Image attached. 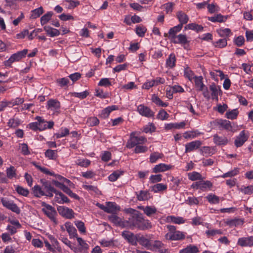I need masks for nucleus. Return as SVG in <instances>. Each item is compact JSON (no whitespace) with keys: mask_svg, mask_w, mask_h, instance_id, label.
<instances>
[{"mask_svg":"<svg viewBox=\"0 0 253 253\" xmlns=\"http://www.w3.org/2000/svg\"><path fill=\"white\" fill-rule=\"evenodd\" d=\"M167 228L169 230V232L165 235L166 240L178 241L185 238V233L180 231L176 230L174 226L168 225Z\"/></svg>","mask_w":253,"mask_h":253,"instance_id":"obj_1","label":"nucleus"},{"mask_svg":"<svg viewBox=\"0 0 253 253\" xmlns=\"http://www.w3.org/2000/svg\"><path fill=\"white\" fill-rule=\"evenodd\" d=\"M42 211L43 213L55 224H57V220L56 216L57 212L55 209L51 206L46 204L44 202L42 203Z\"/></svg>","mask_w":253,"mask_h":253,"instance_id":"obj_2","label":"nucleus"},{"mask_svg":"<svg viewBox=\"0 0 253 253\" xmlns=\"http://www.w3.org/2000/svg\"><path fill=\"white\" fill-rule=\"evenodd\" d=\"M28 52V50L27 49H24L12 54L8 60L4 61V65L10 67L13 63L19 61L24 58Z\"/></svg>","mask_w":253,"mask_h":253,"instance_id":"obj_3","label":"nucleus"},{"mask_svg":"<svg viewBox=\"0 0 253 253\" xmlns=\"http://www.w3.org/2000/svg\"><path fill=\"white\" fill-rule=\"evenodd\" d=\"M147 142V139L144 136H136L135 132H133L130 134V138L127 141L126 147L132 148L135 146L144 144Z\"/></svg>","mask_w":253,"mask_h":253,"instance_id":"obj_4","label":"nucleus"},{"mask_svg":"<svg viewBox=\"0 0 253 253\" xmlns=\"http://www.w3.org/2000/svg\"><path fill=\"white\" fill-rule=\"evenodd\" d=\"M153 239H154V235L152 234L138 235L137 242L140 245L149 250L151 249V244L153 242Z\"/></svg>","mask_w":253,"mask_h":253,"instance_id":"obj_5","label":"nucleus"},{"mask_svg":"<svg viewBox=\"0 0 253 253\" xmlns=\"http://www.w3.org/2000/svg\"><path fill=\"white\" fill-rule=\"evenodd\" d=\"M177 17L180 22V24L177 26L171 28L169 32H179L182 28L183 24L187 23L188 21V16L185 13L181 11L177 12Z\"/></svg>","mask_w":253,"mask_h":253,"instance_id":"obj_6","label":"nucleus"},{"mask_svg":"<svg viewBox=\"0 0 253 253\" xmlns=\"http://www.w3.org/2000/svg\"><path fill=\"white\" fill-rule=\"evenodd\" d=\"M1 202L2 205L7 209L18 214L20 212V209L12 201L9 200L6 198H2L1 199Z\"/></svg>","mask_w":253,"mask_h":253,"instance_id":"obj_7","label":"nucleus"},{"mask_svg":"<svg viewBox=\"0 0 253 253\" xmlns=\"http://www.w3.org/2000/svg\"><path fill=\"white\" fill-rule=\"evenodd\" d=\"M59 213L63 217L67 219H72L74 217V211L64 206H58L57 208Z\"/></svg>","mask_w":253,"mask_h":253,"instance_id":"obj_8","label":"nucleus"},{"mask_svg":"<svg viewBox=\"0 0 253 253\" xmlns=\"http://www.w3.org/2000/svg\"><path fill=\"white\" fill-rule=\"evenodd\" d=\"M46 108L53 112L58 113L60 108V103L56 99H51L47 102Z\"/></svg>","mask_w":253,"mask_h":253,"instance_id":"obj_9","label":"nucleus"},{"mask_svg":"<svg viewBox=\"0 0 253 253\" xmlns=\"http://www.w3.org/2000/svg\"><path fill=\"white\" fill-rule=\"evenodd\" d=\"M175 33H165V37H169L175 43H185L187 42L186 36L183 34H179L177 36L175 35Z\"/></svg>","mask_w":253,"mask_h":253,"instance_id":"obj_10","label":"nucleus"},{"mask_svg":"<svg viewBox=\"0 0 253 253\" xmlns=\"http://www.w3.org/2000/svg\"><path fill=\"white\" fill-rule=\"evenodd\" d=\"M122 236L132 245H136L138 241V235L134 234L127 231L122 232Z\"/></svg>","mask_w":253,"mask_h":253,"instance_id":"obj_11","label":"nucleus"},{"mask_svg":"<svg viewBox=\"0 0 253 253\" xmlns=\"http://www.w3.org/2000/svg\"><path fill=\"white\" fill-rule=\"evenodd\" d=\"M244 222V220L242 218H228L224 220V223L225 224L231 228L241 226L243 224Z\"/></svg>","mask_w":253,"mask_h":253,"instance_id":"obj_12","label":"nucleus"},{"mask_svg":"<svg viewBox=\"0 0 253 253\" xmlns=\"http://www.w3.org/2000/svg\"><path fill=\"white\" fill-rule=\"evenodd\" d=\"M137 111L141 115L148 118L153 117L154 115L149 107L142 104L137 107Z\"/></svg>","mask_w":253,"mask_h":253,"instance_id":"obj_13","label":"nucleus"},{"mask_svg":"<svg viewBox=\"0 0 253 253\" xmlns=\"http://www.w3.org/2000/svg\"><path fill=\"white\" fill-rule=\"evenodd\" d=\"M237 244L242 247L253 246V236L239 238Z\"/></svg>","mask_w":253,"mask_h":253,"instance_id":"obj_14","label":"nucleus"},{"mask_svg":"<svg viewBox=\"0 0 253 253\" xmlns=\"http://www.w3.org/2000/svg\"><path fill=\"white\" fill-rule=\"evenodd\" d=\"M248 136L246 134L245 131L244 130L242 131L235 140V146L237 147L242 146L248 140Z\"/></svg>","mask_w":253,"mask_h":253,"instance_id":"obj_15","label":"nucleus"},{"mask_svg":"<svg viewBox=\"0 0 253 253\" xmlns=\"http://www.w3.org/2000/svg\"><path fill=\"white\" fill-rule=\"evenodd\" d=\"M202 144L200 140H195L187 143L185 145V152H190L199 148Z\"/></svg>","mask_w":253,"mask_h":253,"instance_id":"obj_16","label":"nucleus"},{"mask_svg":"<svg viewBox=\"0 0 253 253\" xmlns=\"http://www.w3.org/2000/svg\"><path fill=\"white\" fill-rule=\"evenodd\" d=\"M55 194V196L54 199L56 203L60 204H63L64 203H67L69 202V199L62 193L57 191Z\"/></svg>","mask_w":253,"mask_h":253,"instance_id":"obj_17","label":"nucleus"},{"mask_svg":"<svg viewBox=\"0 0 253 253\" xmlns=\"http://www.w3.org/2000/svg\"><path fill=\"white\" fill-rule=\"evenodd\" d=\"M64 226L71 238L74 237L76 238L78 236L77 230L71 222H66Z\"/></svg>","mask_w":253,"mask_h":253,"instance_id":"obj_18","label":"nucleus"},{"mask_svg":"<svg viewBox=\"0 0 253 253\" xmlns=\"http://www.w3.org/2000/svg\"><path fill=\"white\" fill-rule=\"evenodd\" d=\"M215 123L217 126L222 128L228 130L232 129V127L231 123L229 121L220 119L216 120Z\"/></svg>","mask_w":253,"mask_h":253,"instance_id":"obj_19","label":"nucleus"},{"mask_svg":"<svg viewBox=\"0 0 253 253\" xmlns=\"http://www.w3.org/2000/svg\"><path fill=\"white\" fill-rule=\"evenodd\" d=\"M171 166L165 164H160L156 165L153 169V172L155 173L164 172L171 169Z\"/></svg>","mask_w":253,"mask_h":253,"instance_id":"obj_20","label":"nucleus"},{"mask_svg":"<svg viewBox=\"0 0 253 253\" xmlns=\"http://www.w3.org/2000/svg\"><path fill=\"white\" fill-rule=\"evenodd\" d=\"M210 89L211 91L212 99L218 101V95L220 92V87L213 84L210 85Z\"/></svg>","mask_w":253,"mask_h":253,"instance_id":"obj_21","label":"nucleus"},{"mask_svg":"<svg viewBox=\"0 0 253 253\" xmlns=\"http://www.w3.org/2000/svg\"><path fill=\"white\" fill-rule=\"evenodd\" d=\"M213 142L217 145H225L228 143V139L225 136H220L218 135L213 136Z\"/></svg>","mask_w":253,"mask_h":253,"instance_id":"obj_22","label":"nucleus"},{"mask_svg":"<svg viewBox=\"0 0 253 253\" xmlns=\"http://www.w3.org/2000/svg\"><path fill=\"white\" fill-rule=\"evenodd\" d=\"M106 212L114 213L120 211V208L115 203L108 202L106 203Z\"/></svg>","mask_w":253,"mask_h":253,"instance_id":"obj_23","label":"nucleus"},{"mask_svg":"<svg viewBox=\"0 0 253 253\" xmlns=\"http://www.w3.org/2000/svg\"><path fill=\"white\" fill-rule=\"evenodd\" d=\"M166 220L168 222H172L178 224L184 223L185 221L182 217L174 216L173 215L168 216Z\"/></svg>","mask_w":253,"mask_h":253,"instance_id":"obj_24","label":"nucleus"},{"mask_svg":"<svg viewBox=\"0 0 253 253\" xmlns=\"http://www.w3.org/2000/svg\"><path fill=\"white\" fill-rule=\"evenodd\" d=\"M199 252V249L196 246L190 245L181 250L179 253H198Z\"/></svg>","mask_w":253,"mask_h":253,"instance_id":"obj_25","label":"nucleus"},{"mask_svg":"<svg viewBox=\"0 0 253 253\" xmlns=\"http://www.w3.org/2000/svg\"><path fill=\"white\" fill-rule=\"evenodd\" d=\"M151 191L154 193H158L165 191L167 189V185L163 183L156 184L151 187Z\"/></svg>","mask_w":253,"mask_h":253,"instance_id":"obj_26","label":"nucleus"},{"mask_svg":"<svg viewBox=\"0 0 253 253\" xmlns=\"http://www.w3.org/2000/svg\"><path fill=\"white\" fill-rule=\"evenodd\" d=\"M6 172L7 177L10 179L16 178L17 177L16 169L13 166H10L7 168Z\"/></svg>","mask_w":253,"mask_h":253,"instance_id":"obj_27","label":"nucleus"},{"mask_svg":"<svg viewBox=\"0 0 253 253\" xmlns=\"http://www.w3.org/2000/svg\"><path fill=\"white\" fill-rule=\"evenodd\" d=\"M194 80L196 87L198 90H203L205 88V85L203 83V77L202 76H196Z\"/></svg>","mask_w":253,"mask_h":253,"instance_id":"obj_28","label":"nucleus"},{"mask_svg":"<svg viewBox=\"0 0 253 253\" xmlns=\"http://www.w3.org/2000/svg\"><path fill=\"white\" fill-rule=\"evenodd\" d=\"M176 58L174 54L171 53L169 55V58L166 60L167 67L172 68L175 65Z\"/></svg>","mask_w":253,"mask_h":253,"instance_id":"obj_29","label":"nucleus"},{"mask_svg":"<svg viewBox=\"0 0 253 253\" xmlns=\"http://www.w3.org/2000/svg\"><path fill=\"white\" fill-rule=\"evenodd\" d=\"M188 178L192 181L197 180H203L205 177H202L201 174L196 171L190 172L188 174Z\"/></svg>","mask_w":253,"mask_h":253,"instance_id":"obj_30","label":"nucleus"},{"mask_svg":"<svg viewBox=\"0 0 253 253\" xmlns=\"http://www.w3.org/2000/svg\"><path fill=\"white\" fill-rule=\"evenodd\" d=\"M187 30L200 31L203 30V27L195 23H191L185 26L184 30Z\"/></svg>","mask_w":253,"mask_h":253,"instance_id":"obj_31","label":"nucleus"},{"mask_svg":"<svg viewBox=\"0 0 253 253\" xmlns=\"http://www.w3.org/2000/svg\"><path fill=\"white\" fill-rule=\"evenodd\" d=\"M21 124V121L18 118H11L7 123V126L10 128H16Z\"/></svg>","mask_w":253,"mask_h":253,"instance_id":"obj_32","label":"nucleus"},{"mask_svg":"<svg viewBox=\"0 0 253 253\" xmlns=\"http://www.w3.org/2000/svg\"><path fill=\"white\" fill-rule=\"evenodd\" d=\"M164 246V244L159 240H153V242L151 244V249L150 250L153 251L154 250H159V251L163 248Z\"/></svg>","mask_w":253,"mask_h":253,"instance_id":"obj_33","label":"nucleus"},{"mask_svg":"<svg viewBox=\"0 0 253 253\" xmlns=\"http://www.w3.org/2000/svg\"><path fill=\"white\" fill-rule=\"evenodd\" d=\"M150 198V194L147 191H141L137 195V199L139 201L147 200Z\"/></svg>","mask_w":253,"mask_h":253,"instance_id":"obj_34","label":"nucleus"},{"mask_svg":"<svg viewBox=\"0 0 253 253\" xmlns=\"http://www.w3.org/2000/svg\"><path fill=\"white\" fill-rule=\"evenodd\" d=\"M48 238L51 242L52 246L56 249V250L59 252H61L62 249L59 246V243L56 239H55L53 236L49 235Z\"/></svg>","mask_w":253,"mask_h":253,"instance_id":"obj_35","label":"nucleus"},{"mask_svg":"<svg viewBox=\"0 0 253 253\" xmlns=\"http://www.w3.org/2000/svg\"><path fill=\"white\" fill-rule=\"evenodd\" d=\"M208 201L211 204H216L219 203V198L213 194H209L206 197Z\"/></svg>","mask_w":253,"mask_h":253,"instance_id":"obj_36","label":"nucleus"},{"mask_svg":"<svg viewBox=\"0 0 253 253\" xmlns=\"http://www.w3.org/2000/svg\"><path fill=\"white\" fill-rule=\"evenodd\" d=\"M152 100L153 102H154L157 105L159 106L166 107L168 105V103L163 102L160 98H159L157 96H156L155 95H153L152 97Z\"/></svg>","mask_w":253,"mask_h":253,"instance_id":"obj_37","label":"nucleus"},{"mask_svg":"<svg viewBox=\"0 0 253 253\" xmlns=\"http://www.w3.org/2000/svg\"><path fill=\"white\" fill-rule=\"evenodd\" d=\"M226 19V18H225L221 14H217L214 16L209 17L208 20L213 22H223Z\"/></svg>","mask_w":253,"mask_h":253,"instance_id":"obj_38","label":"nucleus"},{"mask_svg":"<svg viewBox=\"0 0 253 253\" xmlns=\"http://www.w3.org/2000/svg\"><path fill=\"white\" fill-rule=\"evenodd\" d=\"M69 133V130L67 128L62 127L60 129L59 132L56 133L54 134V136L56 137V138H59L61 137H65L68 135Z\"/></svg>","mask_w":253,"mask_h":253,"instance_id":"obj_39","label":"nucleus"},{"mask_svg":"<svg viewBox=\"0 0 253 253\" xmlns=\"http://www.w3.org/2000/svg\"><path fill=\"white\" fill-rule=\"evenodd\" d=\"M45 157L50 160H55L57 157V151L48 149L45 152Z\"/></svg>","mask_w":253,"mask_h":253,"instance_id":"obj_40","label":"nucleus"},{"mask_svg":"<svg viewBox=\"0 0 253 253\" xmlns=\"http://www.w3.org/2000/svg\"><path fill=\"white\" fill-rule=\"evenodd\" d=\"M163 156L162 153L159 152H154L150 156V162L151 163H154L159 159H161Z\"/></svg>","mask_w":253,"mask_h":253,"instance_id":"obj_41","label":"nucleus"},{"mask_svg":"<svg viewBox=\"0 0 253 253\" xmlns=\"http://www.w3.org/2000/svg\"><path fill=\"white\" fill-rule=\"evenodd\" d=\"M75 224L81 233L85 234L86 233V228L83 221L80 220L75 221Z\"/></svg>","mask_w":253,"mask_h":253,"instance_id":"obj_42","label":"nucleus"},{"mask_svg":"<svg viewBox=\"0 0 253 253\" xmlns=\"http://www.w3.org/2000/svg\"><path fill=\"white\" fill-rule=\"evenodd\" d=\"M123 172L120 170H116L111 173L108 177L109 180L110 181H116L121 175L123 174Z\"/></svg>","mask_w":253,"mask_h":253,"instance_id":"obj_43","label":"nucleus"},{"mask_svg":"<svg viewBox=\"0 0 253 253\" xmlns=\"http://www.w3.org/2000/svg\"><path fill=\"white\" fill-rule=\"evenodd\" d=\"M53 15V12L51 11L48 12L43 15L41 18V24L43 25L46 24L51 18Z\"/></svg>","mask_w":253,"mask_h":253,"instance_id":"obj_44","label":"nucleus"},{"mask_svg":"<svg viewBox=\"0 0 253 253\" xmlns=\"http://www.w3.org/2000/svg\"><path fill=\"white\" fill-rule=\"evenodd\" d=\"M238 113L239 112L237 109H233L231 111L227 112L226 116L228 119L233 120L237 118Z\"/></svg>","mask_w":253,"mask_h":253,"instance_id":"obj_45","label":"nucleus"},{"mask_svg":"<svg viewBox=\"0 0 253 253\" xmlns=\"http://www.w3.org/2000/svg\"><path fill=\"white\" fill-rule=\"evenodd\" d=\"M110 221L117 225H121L122 223V219L115 214H112L108 216Z\"/></svg>","mask_w":253,"mask_h":253,"instance_id":"obj_46","label":"nucleus"},{"mask_svg":"<svg viewBox=\"0 0 253 253\" xmlns=\"http://www.w3.org/2000/svg\"><path fill=\"white\" fill-rule=\"evenodd\" d=\"M89 93L87 91L85 90L82 92H72L71 96L73 97H78L81 99H84L86 97Z\"/></svg>","mask_w":253,"mask_h":253,"instance_id":"obj_47","label":"nucleus"},{"mask_svg":"<svg viewBox=\"0 0 253 253\" xmlns=\"http://www.w3.org/2000/svg\"><path fill=\"white\" fill-rule=\"evenodd\" d=\"M33 193L35 196L40 197L45 195L44 192L42 190L40 186L35 185L33 188Z\"/></svg>","mask_w":253,"mask_h":253,"instance_id":"obj_48","label":"nucleus"},{"mask_svg":"<svg viewBox=\"0 0 253 253\" xmlns=\"http://www.w3.org/2000/svg\"><path fill=\"white\" fill-rule=\"evenodd\" d=\"M144 213L148 216H150L156 213L157 210L154 207L147 206L143 208Z\"/></svg>","mask_w":253,"mask_h":253,"instance_id":"obj_49","label":"nucleus"},{"mask_svg":"<svg viewBox=\"0 0 253 253\" xmlns=\"http://www.w3.org/2000/svg\"><path fill=\"white\" fill-rule=\"evenodd\" d=\"M212 186V183L210 181H206L204 182H199L198 187L200 189L204 190L207 188H211Z\"/></svg>","mask_w":253,"mask_h":253,"instance_id":"obj_50","label":"nucleus"},{"mask_svg":"<svg viewBox=\"0 0 253 253\" xmlns=\"http://www.w3.org/2000/svg\"><path fill=\"white\" fill-rule=\"evenodd\" d=\"M239 173V169L235 168L234 169L225 173L221 176V177L225 178L228 177H233Z\"/></svg>","mask_w":253,"mask_h":253,"instance_id":"obj_51","label":"nucleus"},{"mask_svg":"<svg viewBox=\"0 0 253 253\" xmlns=\"http://www.w3.org/2000/svg\"><path fill=\"white\" fill-rule=\"evenodd\" d=\"M43 13V9L42 7L41 6L38 8L35 9V10L32 11V14L31 15V17L33 18H37L40 16L41 14Z\"/></svg>","mask_w":253,"mask_h":253,"instance_id":"obj_52","label":"nucleus"},{"mask_svg":"<svg viewBox=\"0 0 253 253\" xmlns=\"http://www.w3.org/2000/svg\"><path fill=\"white\" fill-rule=\"evenodd\" d=\"M75 163L76 165L83 167H87L90 164V161L87 159H78Z\"/></svg>","mask_w":253,"mask_h":253,"instance_id":"obj_53","label":"nucleus"},{"mask_svg":"<svg viewBox=\"0 0 253 253\" xmlns=\"http://www.w3.org/2000/svg\"><path fill=\"white\" fill-rule=\"evenodd\" d=\"M169 117V115L164 110H161L157 115L158 119L164 121L167 120Z\"/></svg>","mask_w":253,"mask_h":253,"instance_id":"obj_54","label":"nucleus"},{"mask_svg":"<svg viewBox=\"0 0 253 253\" xmlns=\"http://www.w3.org/2000/svg\"><path fill=\"white\" fill-rule=\"evenodd\" d=\"M240 191L245 194L250 195L253 193V185L242 187Z\"/></svg>","mask_w":253,"mask_h":253,"instance_id":"obj_55","label":"nucleus"},{"mask_svg":"<svg viewBox=\"0 0 253 253\" xmlns=\"http://www.w3.org/2000/svg\"><path fill=\"white\" fill-rule=\"evenodd\" d=\"M207 8L209 12L211 13L218 12L219 10V6L217 4L214 3L208 4Z\"/></svg>","mask_w":253,"mask_h":253,"instance_id":"obj_56","label":"nucleus"},{"mask_svg":"<svg viewBox=\"0 0 253 253\" xmlns=\"http://www.w3.org/2000/svg\"><path fill=\"white\" fill-rule=\"evenodd\" d=\"M79 246L81 247V248L83 250H87L88 248V245L85 242L84 240L82 238L76 237Z\"/></svg>","mask_w":253,"mask_h":253,"instance_id":"obj_57","label":"nucleus"},{"mask_svg":"<svg viewBox=\"0 0 253 253\" xmlns=\"http://www.w3.org/2000/svg\"><path fill=\"white\" fill-rule=\"evenodd\" d=\"M184 76L191 81L196 77L193 72L189 68H186L184 70Z\"/></svg>","mask_w":253,"mask_h":253,"instance_id":"obj_58","label":"nucleus"},{"mask_svg":"<svg viewBox=\"0 0 253 253\" xmlns=\"http://www.w3.org/2000/svg\"><path fill=\"white\" fill-rule=\"evenodd\" d=\"M162 177L161 174L152 175L149 178L150 182L155 183L160 182L162 180Z\"/></svg>","mask_w":253,"mask_h":253,"instance_id":"obj_59","label":"nucleus"},{"mask_svg":"<svg viewBox=\"0 0 253 253\" xmlns=\"http://www.w3.org/2000/svg\"><path fill=\"white\" fill-rule=\"evenodd\" d=\"M200 134H201V133L198 132V131H192V132H186L184 133L183 136L185 138H193L199 135Z\"/></svg>","mask_w":253,"mask_h":253,"instance_id":"obj_60","label":"nucleus"},{"mask_svg":"<svg viewBox=\"0 0 253 253\" xmlns=\"http://www.w3.org/2000/svg\"><path fill=\"white\" fill-rule=\"evenodd\" d=\"M148 151V148L145 146L139 145H137L134 149L135 153H145Z\"/></svg>","mask_w":253,"mask_h":253,"instance_id":"obj_61","label":"nucleus"},{"mask_svg":"<svg viewBox=\"0 0 253 253\" xmlns=\"http://www.w3.org/2000/svg\"><path fill=\"white\" fill-rule=\"evenodd\" d=\"M99 123V120L96 117H90L87 120V124L89 126H95Z\"/></svg>","mask_w":253,"mask_h":253,"instance_id":"obj_62","label":"nucleus"},{"mask_svg":"<svg viewBox=\"0 0 253 253\" xmlns=\"http://www.w3.org/2000/svg\"><path fill=\"white\" fill-rule=\"evenodd\" d=\"M222 233V232L220 230L217 229L208 230L206 232V234L209 237L213 236L216 234H221Z\"/></svg>","mask_w":253,"mask_h":253,"instance_id":"obj_63","label":"nucleus"},{"mask_svg":"<svg viewBox=\"0 0 253 253\" xmlns=\"http://www.w3.org/2000/svg\"><path fill=\"white\" fill-rule=\"evenodd\" d=\"M155 130V127L152 124H149L143 127V131L145 133L152 132Z\"/></svg>","mask_w":253,"mask_h":253,"instance_id":"obj_64","label":"nucleus"}]
</instances>
